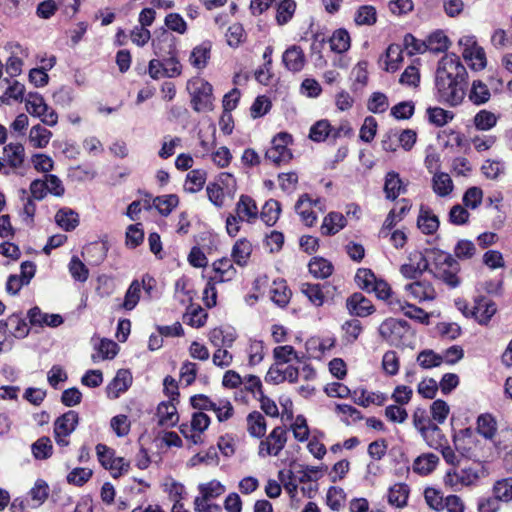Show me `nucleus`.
Instances as JSON below:
<instances>
[{
  "label": "nucleus",
  "instance_id": "1",
  "mask_svg": "<svg viewBox=\"0 0 512 512\" xmlns=\"http://www.w3.org/2000/svg\"><path fill=\"white\" fill-rule=\"evenodd\" d=\"M468 73L459 56L454 53L441 58L435 74V97L450 107L460 105L468 86Z\"/></svg>",
  "mask_w": 512,
  "mask_h": 512
},
{
  "label": "nucleus",
  "instance_id": "2",
  "mask_svg": "<svg viewBox=\"0 0 512 512\" xmlns=\"http://www.w3.org/2000/svg\"><path fill=\"white\" fill-rule=\"evenodd\" d=\"M432 267L430 273L437 280H440L450 289L458 288L462 279L459 276L461 270L460 263L452 254L440 249H431Z\"/></svg>",
  "mask_w": 512,
  "mask_h": 512
},
{
  "label": "nucleus",
  "instance_id": "3",
  "mask_svg": "<svg viewBox=\"0 0 512 512\" xmlns=\"http://www.w3.org/2000/svg\"><path fill=\"white\" fill-rule=\"evenodd\" d=\"M199 495L195 497L193 505L195 512H222L219 504L212 503L226 491V487L218 480L213 479L198 485Z\"/></svg>",
  "mask_w": 512,
  "mask_h": 512
},
{
  "label": "nucleus",
  "instance_id": "4",
  "mask_svg": "<svg viewBox=\"0 0 512 512\" xmlns=\"http://www.w3.org/2000/svg\"><path fill=\"white\" fill-rule=\"evenodd\" d=\"M191 104L196 112L210 111L213 108V87L203 78H193L187 83Z\"/></svg>",
  "mask_w": 512,
  "mask_h": 512
},
{
  "label": "nucleus",
  "instance_id": "5",
  "mask_svg": "<svg viewBox=\"0 0 512 512\" xmlns=\"http://www.w3.org/2000/svg\"><path fill=\"white\" fill-rule=\"evenodd\" d=\"M25 106L30 115L40 118L45 125L53 127L57 124V113L46 104L44 98L39 93H28L25 99Z\"/></svg>",
  "mask_w": 512,
  "mask_h": 512
},
{
  "label": "nucleus",
  "instance_id": "6",
  "mask_svg": "<svg viewBox=\"0 0 512 512\" xmlns=\"http://www.w3.org/2000/svg\"><path fill=\"white\" fill-rule=\"evenodd\" d=\"M287 430L284 426H276L265 437L261 438L258 446V456L266 458L278 456L287 443Z\"/></svg>",
  "mask_w": 512,
  "mask_h": 512
},
{
  "label": "nucleus",
  "instance_id": "7",
  "mask_svg": "<svg viewBox=\"0 0 512 512\" xmlns=\"http://www.w3.org/2000/svg\"><path fill=\"white\" fill-rule=\"evenodd\" d=\"M496 311L497 307L494 301L485 296H480L474 300V306L471 309V317L480 325H487Z\"/></svg>",
  "mask_w": 512,
  "mask_h": 512
},
{
  "label": "nucleus",
  "instance_id": "8",
  "mask_svg": "<svg viewBox=\"0 0 512 512\" xmlns=\"http://www.w3.org/2000/svg\"><path fill=\"white\" fill-rule=\"evenodd\" d=\"M346 307L351 315L357 317H367L375 312L372 302L360 292H355L347 298Z\"/></svg>",
  "mask_w": 512,
  "mask_h": 512
},
{
  "label": "nucleus",
  "instance_id": "9",
  "mask_svg": "<svg viewBox=\"0 0 512 512\" xmlns=\"http://www.w3.org/2000/svg\"><path fill=\"white\" fill-rule=\"evenodd\" d=\"M132 384V375L127 369H120L112 381L107 385L106 392L110 399H116L121 393L128 390Z\"/></svg>",
  "mask_w": 512,
  "mask_h": 512
},
{
  "label": "nucleus",
  "instance_id": "10",
  "mask_svg": "<svg viewBox=\"0 0 512 512\" xmlns=\"http://www.w3.org/2000/svg\"><path fill=\"white\" fill-rule=\"evenodd\" d=\"M235 214L247 223H254L259 216L255 200L249 195L242 194L235 205Z\"/></svg>",
  "mask_w": 512,
  "mask_h": 512
},
{
  "label": "nucleus",
  "instance_id": "11",
  "mask_svg": "<svg viewBox=\"0 0 512 512\" xmlns=\"http://www.w3.org/2000/svg\"><path fill=\"white\" fill-rule=\"evenodd\" d=\"M389 306L393 311H402L404 315L410 319L417 320L421 324L429 323V314L425 312L422 308L417 307L408 302H402L399 300H390Z\"/></svg>",
  "mask_w": 512,
  "mask_h": 512
},
{
  "label": "nucleus",
  "instance_id": "12",
  "mask_svg": "<svg viewBox=\"0 0 512 512\" xmlns=\"http://www.w3.org/2000/svg\"><path fill=\"white\" fill-rule=\"evenodd\" d=\"M282 62L291 72H300L306 62L304 52L298 45H292L282 55Z\"/></svg>",
  "mask_w": 512,
  "mask_h": 512
},
{
  "label": "nucleus",
  "instance_id": "13",
  "mask_svg": "<svg viewBox=\"0 0 512 512\" xmlns=\"http://www.w3.org/2000/svg\"><path fill=\"white\" fill-rule=\"evenodd\" d=\"M413 424L416 429L420 431L422 436L428 440L427 433L431 432L435 434L440 439H444V436L441 433V429L437 424L431 423V421L426 416V410L423 408H416L413 413Z\"/></svg>",
  "mask_w": 512,
  "mask_h": 512
},
{
  "label": "nucleus",
  "instance_id": "14",
  "mask_svg": "<svg viewBox=\"0 0 512 512\" xmlns=\"http://www.w3.org/2000/svg\"><path fill=\"white\" fill-rule=\"evenodd\" d=\"M29 322L33 326L58 327L63 323V318L59 314L43 313L39 307L35 306L28 311Z\"/></svg>",
  "mask_w": 512,
  "mask_h": 512
},
{
  "label": "nucleus",
  "instance_id": "15",
  "mask_svg": "<svg viewBox=\"0 0 512 512\" xmlns=\"http://www.w3.org/2000/svg\"><path fill=\"white\" fill-rule=\"evenodd\" d=\"M439 225V218L433 214L432 210L427 206L421 205L417 218V226L421 232L426 235H432L437 232Z\"/></svg>",
  "mask_w": 512,
  "mask_h": 512
},
{
  "label": "nucleus",
  "instance_id": "16",
  "mask_svg": "<svg viewBox=\"0 0 512 512\" xmlns=\"http://www.w3.org/2000/svg\"><path fill=\"white\" fill-rule=\"evenodd\" d=\"M405 289L419 301H432L437 295L432 283L427 280H420L407 284Z\"/></svg>",
  "mask_w": 512,
  "mask_h": 512
},
{
  "label": "nucleus",
  "instance_id": "17",
  "mask_svg": "<svg viewBox=\"0 0 512 512\" xmlns=\"http://www.w3.org/2000/svg\"><path fill=\"white\" fill-rule=\"evenodd\" d=\"M79 423V415L74 410H69L54 422V435L61 433L62 435H70Z\"/></svg>",
  "mask_w": 512,
  "mask_h": 512
},
{
  "label": "nucleus",
  "instance_id": "18",
  "mask_svg": "<svg viewBox=\"0 0 512 512\" xmlns=\"http://www.w3.org/2000/svg\"><path fill=\"white\" fill-rule=\"evenodd\" d=\"M158 424L173 427L179 421V415L174 401H163L157 407Z\"/></svg>",
  "mask_w": 512,
  "mask_h": 512
},
{
  "label": "nucleus",
  "instance_id": "19",
  "mask_svg": "<svg viewBox=\"0 0 512 512\" xmlns=\"http://www.w3.org/2000/svg\"><path fill=\"white\" fill-rule=\"evenodd\" d=\"M153 47L155 54L162 58L170 57L172 55H176V39L175 37L164 31L157 40L153 41Z\"/></svg>",
  "mask_w": 512,
  "mask_h": 512
},
{
  "label": "nucleus",
  "instance_id": "20",
  "mask_svg": "<svg viewBox=\"0 0 512 512\" xmlns=\"http://www.w3.org/2000/svg\"><path fill=\"white\" fill-rule=\"evenodd\" d=\"M247 432L253 438L261 439L265 436L267 422L259 411H252L246 417Z\"/></svg>",
  "mask_w": 512,
  "mask_h": 512
},
{
  "label": "nucleus",
  "instance_id": "21",
  "mask_svg": "<svg viewBox=\"0 0 512 512\" xmlns=\"http://www.w3.org/2000/svg\"><path fill=\"white\" fill-rule=\"evenodd\" d=\"M346 226V218L339 212H330L321 225L323 235H335Z\"/></svg>",
  "mask_w": 512,
  "mask_h": 512
},
{
  "label": "nucleus",
  "instance_id": "22",
  "mask_svg": "<svg viewBox=\"0 0 512 512\" xmlns=\"http://www.w3.org/2000/svg\"><path fill=\"white\" fill-rule=\"evenodd\" d=\"M406 191V187L404 186L399 174L395 171H390L386 174L385 184H384V192L386 194V198L390 200H395L401 193Z\"/></svg>",
  "mask_w": 512,
  "mask_h": 512
},
{
  "label": "nucleus",
  "instance_id": "23",
  "mask_svg": "<svg viewBox=\"0 0 512 512\" xmlns=\"http://www.w3.org/2000/svg\"><path fill=\"white\" fill-rule=\"evenodd\" d=\"M6 160L11 168H19L25 160V149L21 143H9L3 148Z\"/></svg>",
  "mask_w": 512,
  "mask_h": 512
},
{
  "label": "nucleus",
  "instance_id": "24",
  "mask_svg": "<svg viewBox=\"0 0 512 512\" xmlns=\"http://www.w3.org/2000/svg\"><path fill=\"white\" fill-rule=\"evenodd\" d=\"M410 489L405 483H397L390 487L388 491V502L390 505L397 508H402L407 505Z\"/></svg>",
  "mask_w": 512,
  "mask_h": 512
},
{
  "label": "nucleus",
  "instance_id": "25",
  "mask_svg": "<svg viewBox=\"0 0 512 512\" xmlns=\"http://www.w3.org/2000/svg\"><path fill=\"white\" fill-rule=\"evenodd\" d=\"M55 221L65 231H72L79 225V215L70 208H61L55 215Z\"/></svg>",
  "mask_w": 512,
  "mask_h": 512
},
{
  "label": "nucleus",
  "instance_id": "26",
  "mask_svg": "<svg viewBox=\"0 0 512 512\" xmlns=\"http://www.w3.org/2000/svg\"><path fill=\"white\" fill-rule=\"evenodd\" d=\"M439 457L433 453L423 454L417 457L413 463L414 472L420 475H428L435 470Z\"/></svg>",
  "mask_w": 512,
  "mask_h": 512
},
{
  "label": "nucleus",
  "instance_id": "27",
  "mask_svg": "<svg viewBox=\"0 0 512 512\" xmlns=\"http://www.w3.org/2000/svg\"><path fill=\"white\" fill-rule=\"evenodd\" d=\"M276 21L279 25L287 24L293 17L296 10V2L294 0H275Z\"/></svg>",
  "mask_w": 512,
  "mask_h": 512
},
{
  "label": "nucleus",
  "instance_id": "28",
  "mask_svg": "<svg viewBox=\"0 0 512 512\" xmlns=\"http://www.w3.org/2000/svg\"><path fill=\"white\" fill-rule=\"evenodd\" d=\"M252 252L251 243L245 239L241 238L236 241L232 248V258L233 261L239 266H245L248 262V259Z\"/></svg>",
  "mask_w": 512,
  "mask_h": 512
},
{
  "label": "nucleus",
  "instance_id": "29",
  "mask_svg": "<svg viewBox=\"0 0 512 512\" xmlns=\"http://www.w3.org/2000/svg\"><path fill=\"white\" fill-rule=\"evenodd\" d=\"M211 44L209 42H203L196 46L190 55V63L197 69H203L206 67L210 58Z\"/></svg>",
  "mask_w": 512,
  "mask_h": 512
},
{
  "label": "nucleus",
  "instance_id": "30",
  "mask_svg": "<svg viewBox=\"0 0 512 512\" xmlns=\"http://www.w3.org/2000/svg\"><path fill=\"white\" fill-rule=\"evenodd\" d=\"M469 100L475 105H483L489 101L491 93L489 88L481 80H474L468 94Z\"/></svg>",
  "mask_w": 512,
  "mask_h": 512
},
{
  "label": "nucleus",
  "instance_id": "31",
  "mask_svg": "<svg viewBox=\"0 0 512 512\" xmlns=\"http://www.w3.org/2000/svg\"><path fill=\"white\" fill-rule=\"evenodd\" d=\"M207 173L203 169L191 170L185 180L184 190L189 193L200 191L206 182Z\"/></svg>",
  "mask_w": 512,
  "mask_h": 512
},
{
  "label": "nucleus",
  "instance_id": "32",
  "mask_svg": "<svg viewBox=\"0 0 512 512\" xmlns=\"http://www.w3.org/2000/svg\"><path fill=\"white\" fill-rule=\"evenodd\" d=\"M5 328L16 338H24L29 333L25 319L19 314L10 315L5 321Z\"/></svg>",
  "mask_w": 512,
  "mask_h": 512
},
{
  "label": "nucleus",
  "instance_id": "33",
  "mask_svg": "<svg viewBox=\"0 0 512 512\" xmlns=\"http://www.w3.org/2000/svg\"><path fill=\"white\" fill-rule=\"evenodd\" d=\"M213 269L215 271V276L212 277V280H215L216 282L231 280L236 272L231 261L227 258L215 261L213 263Z\"/></svg>",
  "mask_w": 512,
  "mask_h": 512
},
{
  "label": "nucleus",
  "instance_id": "34",
  "mask_svg": "<svg viewBox=\"0 0 512 512\" xmlns=\"http://www.w3.org/2000/svg\"><path fill=\"white\" fill-rule=\"evenodd\" d=\"M309 272L319 279H325L329 277L333 272V265L330 261L321 258L314 257L308 264Z\"/></svg>",
  "mask_w": 512,
  "mask_h": 512
},
{
  "label": "nucleus",
  "instance_id": "35",
  "mask_svg": "<svg viewBox=\"0 0 512 512\" xmlns=\"http://www.w3.org/2000/svg\"><path fill=\"white\" fill-rule=\"evenodd\" d=\"M280 212V203L275 199H269L262 207L260 218L267 226H273L279 219Z\"/></svg>",
  "mask_w": 512,
  "mask_h": 512
},
{
  "label": "nucleus",
  "instance_id": "36",
  "mask_svg": "<svg viewBox=\"0 0 512 512\" xmlns=\"http://www.w3.org/2000/svg\"><path fill=\"white\" fill-rule=\"evenodd\" d=\"M453 181L449 174L440 172L436 173L432 179L433 191L440 197L449 195L453 190Z\"/></svg>",
  "mask_w": 512,
  "mask_h": 512
},
{
  "label": "nucleus",
  "instance_id": "37",
  "mask_svg": "<svg viewBox=\"0 0 512 512\" xmlns=\"http://www.w3.org/2000/svg\"><path fill=\"white\" fill-rule=\"evenodd\" d=\"M377 21V11L372 5L360 6L354 15V22L358 26H372Z\"/></svg>",
  "mask_w": 512,
  "mask_h": 512
},
{
  "label": "nucleus",
  "instance_id": "38",
  "mask_svg": "<svg viewBox=\"0 0 512 512\" xmlns=\"http://www.w3.org/2000/svg\"><path fill=\"white\" fill-rule=\"evenodd\" d=\"M462 55L465 60L470 61V67L473 70H481L486 66V56L483 48L477 46L474 48H464Z\"/></svg>",
  "mask_w": 512,
  "mask_h": 512
},
{
  "label": "nucleus",
  "instance_id": "39",
  "mask_svg": "<svg viewBox=\"0 0 512 512\" xmlns=\"http://www.w3.org/2000/svg\"><path fill=\"white\" fill-rule=\"evenodd\" d=\"M329 43L332 51L336 53L346 52L350 48V35L346 29H337L329 38Z\"/></svg>",
  "mask_w": 512,
  "mask_h": 512
},
{
  "label": "nucleus",
  "instance_id": "40",
  "mask_svg": "<svg viewBox=\"0 0 512 512\" xmlns=\"http://www.w3.org/2000/svg\"><path fill=\"white\" fill-rule=\"evenodd\" d=\"M477 431L485 439H492L497 431V424L494 417L488 413L478 416Z\"/></svg>",
  "mask_w": 512,
  "mask_h": 512
},
{
  "label": "nucleus",
  "instance_id": "41",
  "mask_svg": "<svg viewBox=\"0 0 512 512\" xmlns=\"http://www.w3.org/2000/svg\"><path fill=\"white\" fill-rule=\"evenodd\" d=\"M52 137V132L37 124L30 129L29 140L35 148H45Z\"/></svg>",
  "mask_w": 512,
  "mask_h": 512
},
{
  "label": "nucleus",
  "instance_id": "42",
  "mask_svg": "<svg viewBox=\"0 0 512 512\" xmlns=\"http://www.w3.org/2000/svg\"><path fill=\"white\" fill-rule=\"evenodd\" d=\"M31 451L35 459L45 460L52 456L53 445L49 437L42 436L31 445Z\"/></svg>",
  "mask_w": 512,
  "mask_h": 512
},
{
  "label": "nucleus",
  "instance_id": "43",
  "mask_svg": "<svg viewBox=\"0 0 512 512\" xmlns=\"http://www.w3.org/2000/svg\"><path fill=\"white\" fill-rule=\"evenodd\" d=\"M325 37L320 34H315L310 46V57L313 60L315 66L323 67L326 65V60L322 54L325 47Z\"/></svg>",
  "mask_w": 512,
  "mask_h": 512
},
{
  "label": "nucleus",
  "instance_id": "44",
  "mask_svg": "<svg viewBox=\"0 0 512 512\" xmlns=\"http://www.w3.org/2000/svg\"><path fill=\"white\" fill-rule=\"evenodd\" d=\"M332 131L333 127L330 122L326 119H322L312 125L309 132V138L314 142H323L331 136Z\"/></svg>",
  "mask_w": 512,
  "mask_h": 512
},
{
  "label": "nucleus",
  "instance_id": "45",
  "mask_svg": "<svg viewBox=\"0 0 512 512\" xmlns=\"http://www.w3.org/2000/svg\"><path fill=\"white\" fill-rule=\"evenodd\" d=\"M323 287L320 284L302 283L300 290L313 305L319 307L323 305L325 299Z\"/></svg>",
  "mask_w": 512,
  "mask_h": 512
},
{
  "label": "nucleus",
  "instance_id": "46",
  "mask_svg": "<svg viewBox=\"0 0 512 512\" xmlns=\"http://www.w3.org/2000/svg\"><path fill=\"white\" fill-rule=\"evenodd\" d=\"M385 400L386 396L383 393H367L364 389L354 391L355 403L363 407H367L370 404L382 405Z\"/></svg>",
  "mask_w": 512,
  "mask_h": 512
},
{
  "label": "nucleus",
  "instance_id": "47",
  "mask_svg": "<svg viewBox=\"0 0 512 512\" xmlns=\"http://www.w3.org/2000/svg\"><path fill=\"white\" fill-rule=\"evenodd\" d=\"M402 48L398 44H391L386 50L385 70L387 72H395L399 68V63L402 62Z\"/></svg>",
  "mask_w": 512,
  "mask_h": 512
},
{
  "label": "nucleus",
  "instance_id": "48",
  "mask_svg": "<svg viewBox=\"0 0 512 512\" xmlns=\"http://www.w3.org/2000/svg\"><path fill=\"white\" fill-rule=\"evenodd\" d=\"M377 278L371 269L359 268L355 275V282L361 290L372 293Z\"/></svg>",
  "mask_w": 512,
  "mask_h": 512
},
{
  "label": "nucleus",
  "instance_id": "49",
  "mask_svg": "<svg viewBox=\"0 0 512 512\" xmlns=\"http://www.w3.org/2000/svg\"><path fill=\"white\" fill-rule=\"evenodd\" d=\"M417 363L423 369H432L435 367H439L443 363V359L441 358V354L436 353L432 349L422 350L416 359Z\"/></svg>",
  "mask_w": 512,
  "mask_h": 512
},
{
  "label": "nucleus",
  "instance_id": "50",
  "mask_svg": "<svg viewBox=\"0 0 512 512\" xmlns=\"http://www.w3.org/2000/svg\"><path fill=\"white\" fill-rule=\"evenodd\" d=\"M179 198L175 194L158 196L154 198L153 205L163 216H168L172 210L178 205Z\"/></svg>",
  "mask_w": 512,
  "mask_h": 512
},
{
  "label": "nucleus",
  "instance_id": "51",
  "mask_svg": "<svg viewBox=\"0 0 512 512\" xmlns=\"http://www.w3.org/2000/svg\"><path fill=\"white\" fill-rule=\"evenodd\" d=\"M427 116L431 124L436 127H442L453 119L454 114L441 107H429L427 109Z\"/></svg>",
  "mask_w": 512,
  "mask_h": 512
},
{
  "label": "nucleus",
  "instance_id": "52",
  "mask_svg": "<svg viewBox=\"0 0 512 512\" xmlns=\"http://www.w3.org/2000/svg\"><path fill=\"white\" fill-rule=\"evenodd\" d=\"M342 331L344 333L343 339L347 343L352 344L358 339L359 335L362 333L363 326L358 319H350L343 323Z\"/></svg>",
  "mask_w": 512,
  "mask_h": 512
},
{
  "label": "nucleus",
  "instance_id": "53",
  "mask_svg": "<svg viewBox=\"0 0 512 512\" xmlns=\"http://www.w3.org/2000/svg\"><path fill=\"white\" fill-rule=\"evenodd\" d=\"M140 292H141V284L137 280H134L130 284V286L128 287V289L125 293L124 301H123L121 307L128 311L134 309L139 302Z\"/></svg>",
  "mask_w": 512,
  "mask_h": 512
},
{
  "label": "nucleus",
  "instance_id": "54",
  "mask_svg": "<svg viewBox=\"0 0 512 512\" xmlns=\"http://www.w3.org/2000/svg\"><path fill=\"white\" fill-rule=\"evenodd\" d=\"M453 252L455 259L469 260L476 254V246L470 240L461 239L456 243Z\"/></svg>",
  "mask_w": 512,
  "mask_h": 512
},
{
  "label": "nucleus",
  "instance_id": "55",
  "mask_svg": "<svg viewBox=\"0 0 512 512\" xmlns=\"http://www.w3.org/2000/svg\"><path fill=\"white\" fill-rule=\"evenodd\" d=\"M497 116L487 110H480L474 116V125L478 130L487 131L492 129L497 124Z\"/></svg>",
  "mask_w": 512,
  "mask_h": 512
},
{
  "label": "nucleus",
  "instance_id": "56",
  "mask_svg": "<svg viewBox=\"0 0 512 512\" xmlns=\"http://www.w3.org/2000/svg\"><path fill=\"white\" fill-rule=\"evenodd\" d=\"M29 495L36 502L35 507H39L49 496V485L45 480L37 479L34 486L30 489Z\"/></svg>",
  "mask_w": 512,
  "mask_h": 512
},
{
  "label": "nucleus",
  "instance_id": "57",
  "mask_svg": "<svg viewBox=\"0 0 512 512\" xmlns=\"http://www.w3.org/2000/svg\"><path fill=\"white\" fill-rule=\"evenodd\" d=\"M290 297L291 291L284 282H274V286L271 289V299L275 304L285 307L289 303Z\"/></svg>",
  "mask_w": 512,
  "mask_h": 512
},
{
  "label": "nucleus",
  "instance_id": "58",
  "mask_svg": "<svg viewBox=\"0 0 512 512\" xmlns=\"http://www.w3.org/2000/svg\"><path fill=\"white\" fill-rule=\"evenodd\" d=\"M280 146L272 145L265 154L266 159L270 160L276 165L287 163L292 158V153L288 148H279Z\"/></svg>",
  "mask_w": 512,
  "mask_h": 512
},
{
  "label": "nucleus",
  "instance_id": "59",
  "mask_svg": "<svg viewBox=\"0 0 512 512\" xmlns=\"http://www.w3.org/2000/svg\"><path fill=\"white\" fill-rule=\"evenodd\" d=\"M273 356L275 359V362L277 364H285L291 361V359H296L300 362V359L298 357V354L293 346L291 345H284V346H277L273 350Z\"/></svg>",
  "mask_w": 512,
  "mask_h": 512
},
{
  "label": "nucleus",
  "instance_id": "60",
  "mask_svg": "<svg viewBox=\"0 0 512 512\" xmlns=\"http://www.w3.org/2000/svg\"><path fill=\"white\" fill-rule=\"evenodd\" d=\"M388 106V98L384 93L381 92H374L368 99L367 103L368 110L375 114L385 112Z\"/></svg>",
  "mask_w": 512,
  "mask_h": 512
},
{
  "label": "nucleus",
  "instance_id": "61",
  "mask_svg": "<svg viewBox=\"0 0 512 512\" xmlns=\"http://www.w3.org/2000/svg\"><path fill=\"white\" fill-rule=\"evenodd\" d=\"M93 475V471L89 468H74L70 473H68L66 480L69 484L75 486H83L87 483Z\"/></svg>",
  "mask_w": 512,
  "mask_h": 512
},
{
  "label": "nucleus",
  "instance_id": "62",
  "mask_svg": "<svg viewBox=\"0 0 512 512\" xmlns=\"http://www.w3.org/2000/svg\"><path fill=\"white\" fill-rule=\"evenodd\" d=\"M69 272L73 279L79 282H85L89 276L88 268L77 256L71 258Z\"/></svg>",
  "mask_w": 512,
  "mask_h": 512
},
{
  "label": "nucleus",
  "instance_id": "63",
  "mask_svg": "<svg viewBox=\"0 0 512 512\" xmlns=\"http://www.w3.org/2000/svg\"><path fill=\"white\" fill-rule=\"evenodd\" d=\"M448 37L442 31H437L428 37L426 49L433 52H443L448 49Z\"/></svg>",
  "mask_w": 512,
  "mask_h": 512
},
{
  "label": "nucleus",
  "instance_id": "64",
  "mask_svg": "<svg viewBox=\"0 0 512 512\" xmlns=\"http://www.w3.org/2000/svg\"><path fill=\"white\" fill-rule=\"evenodd\" d=\"M493 490L497 499L506 502L512 500V478L497 481Z\"/></svg>",
  "mask_w": 512,
  "mask_h": 512
}]
</instances>
